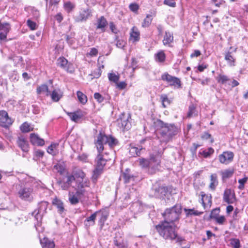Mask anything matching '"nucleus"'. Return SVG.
Segmentation results:
<instances>
[{
	"mask_svg": "<svg viewBox=\"0 0 248 248\" xmlns=\"http://www.w3.org/2000/svg\"><path fill=\"white\" fill-rule=\"evenodd\" d=\"M117 143V140L111 136H108L100 132L97 136L94 144L98 154L95 158V169L92 176L93 182H95L102 173L107 161L110 159L107 153L103 154L104 144H108L110 147H112L116 146Z\"/></svg>",
	"mask_w": 248,
	"mask_h": 248,
	"instance_id": "nucleus-1",
	"label": "nucleus"
},
{
	"mask_svg": "<svg viewBox=\"0 0 248 248\" xmlns=\"http://www.w3.org/2000/svg\"><path fill=\"white\" fill-rule=\"evenodd\" d=\"M175 227V225L168 222H162L156 226V228L159 235L164 239L180 243L184 239L178 235Z\"/></svg>",
	"mask_w": 248,
	"mask_h": 248,
	"instance_id": "nucleus-2",
	"label": "nucleus"
},
{
	"mask_svg": "<svg viewBox=\"0 0 248 248\" xmlns=\"http://www.w3.org/2000/svg\"><path fill=\"white\" fill-rule=\"evenodd\" d=\"M155 125L157 128H161V134L164 138V141L167 142L173 136L176 134V128L172 124H165L160 120H157Z\"/></svg>",
	"mask_w": 248,
	"mask_h": 248,
	"instance_id": "nucleus-3",
	"label": "nucleus"
},
{
	"mask_svg": "<svg viewBox=\"0 0 248 248\" xmlns=\"http://www.w3.org/2000/svg\"><path fill=\"white\" fill-rule=\"evenodd\" d=\"M182 212V207L179 204H176L173 207L167 209L162 215L164 218L163 222H168V223H172L178 220L179 216Z\"/></svg>",
	"mask_w": 248,
	"mask_h": 248,
	"instance_id": "nucleus-4",
	"label": "nucleus"
},
{
	"mask_svg": "<svg viewBox=\"0 0 248 248\" xmlns=\"http://www.w3.org/2000/svg\"><path fill=\"white\" fill-rule=\"evenodd\" d=\"M19 198L24 201L31 202L33 200V188L29 185L21 186L17 192Z\"/></svg>",
	"mask_w": 248,
	"mask_h": 248,
	"instance_id": "nucleus-5",
	"label": "nucleus"
},
{
	"mask_svg": "<svg viewBox=\"0 0 248 248\" xmlns=\"http://www.w3.org/2000/svg\"><path fill=\"white\" fill-rule=\"evenodd\" d=\"M161 79L166 81L169 86L173 87L174 88H181V81L180 79L176 77H173L167 73L162 75Z\"/></svg>",
	"mask_w": 248,
	"mask_h": 248,
	"instance_id": "nucleus-6",
	"label": "nucleus"
},
{
	"mask_svg": "<svg viewBox=\"0 0 248 248\" xmlns=\"http://www.w3.org/2000/svg\"><path fill=\"white\" fill-rule=\"evenodd\" d=\"M199 202L202 204L204 210L206 211L209 210L212 205V196L211 194H206L203 191H201L198 195Z\"/></svg>",
	"mask_w": 248,
	"mask_h": 248,
	"instance_id": "nucleus-7",
	"label": "nucleus"
},
{
	"mask_svg": "<svg viewBox=\"0 0 248 248\" xmlns=\"http://www.w3.org/2000/svg\"><path fill=\"white\" fill-rule=\"evenodd\" d=\"M168 192L167 188L166 186H159L157 184L153 185L151 190V195L158 198H163Z\"/></svg>",
	"mask_w": 248,
	"mask_h": 248,
	"instance_id": "nucleus-8",
	"label": "nucleus"
},
{
	"mask_svg": "<svg viewBox=\"0 0 248 248\" xmlns=\"http://www.w3.org/2000/svg\"><path fill=\"white\" fill-rule=\"evenodd\" d=\"M57 65L71 73L74 71L73 64L69 63L68 61L63 57H60L57 60Z\"/></svg>",
	"mask_w": 248,
	"mask_h": 248,
	"instance_id": "nucleus-9",
	"label": "nucleus"
},
{
	"mask_svg": "<svg viewBox=\"0 0 248 248\" xmlns=\"http://www.w3.org/2000/svg\"><path fill=\"white\" fill-rule=\"evenodd\" d=\"M234 157V154L232 152L226 151L218 156L219 162L225 165L229 164L232 162Z\"/></svg>",
	"mask_w": 248,
	"mask_h": 248,
	"instance_id": "nucleus-10",
	"label": "nucleus"
},
{
	"mask_svg": "<svg viewBox=\"0 0 248 248\" xmlns=\"http://www.w3.org/2000/svg\"><path fill=\"white\" fill-rule=\"evenodd\" d=\"M16 143L23 152H27L29 150V144L26 139L23 136H18Z\"/></svg>",
	"mask_w": 248,
	"mask_h": 248,
	"instance_id": "nucleus-11",
	"label": "nucleus"
},
{
	"mask_svg": "<svg viewBox=\"0 0 248 248\" xmlns=\"http://www.w3.org/2000/svg\"><path fill=\"white\" fill-rule=\"evenodd\" d=\"M0 122L3 124L4 126L11 125L13 123V121L9 117L8 113L3 110L0 111Z\"/></svg>",
	"mask_w": 248,
	"mask_h": 248,
	"instance_id": "nucleus-12",
	"label": "nucleus"
},
{
	"mask_svg": "<svg viewBox=\"0 0 248 248\" xmlns=\"http://www.w3.org/2000/svg\"><path fill=\"white\" fill-rule=\"evenodd\" d=\"M66 113L71 121L76 123L78 122L84 115V113L80 110L74 112H66Z\"/></svg>",
	"mask_w": 248,
	"mask_h": 248,
	"instance_id": "nucleus-13",
	"label": "nucleus"
},
{
	"mask_svg": "<svg viewBox=\"0 0 248 248\" xmlns=\"http://www.w3.org/2000/svg\"><path fill=\"white\" fill-rule=\"evenodd\" d=\"M223 200L228 203H233L235 201L234 194L230 189L225 190L223 194Z\"/></svg>",
	"mask_w": 248,
	"mask_h": 248,
	"instance_id": "nucleus-14",
	"label": "nucleus"
},
{
	"mask_svg": "<svg viewBox=\"0 0 248 248\" xmlns=\"http://www.w3.org/2000/svg\"><path fill=\"white\" fill-rule=\"evenodd\" d=\"M119 126L124 129L128 130L130 128V124L127 118L124 115L122 116L117 120Z\"/></svg>",
	"mask_w": 248,
	"mask_h": 248,
	"instance_id": "nucleus-15",
	"label": "nucleus"
},
{
	"mask_svg": "<svg viewBox=\"0 0 248 248\" xmlns=\"http://www.w3.org/2000/svg\"><path fill=\"white\" fill-rule=\"evenodd\" d=\"M10 30L9 25L7 23H0V40H3L6 38L7 34Z\"/></svg>",
	"mask_w": 248,
	"mask_h": 248,
	"instance_id": "nucleus-16",
	"label": "nucleus"
},
{
	"mask_svg": "<svg viewBox=\"0 0 248 248\" xmlns=\"http://www.w3.org/2000/svg\"><path fill=\"white\" fill-rule=\"evenodd\" d=\"M30 140L31 143L34 145L43 146L45 144L44 140L34 133L30 135Z\"/></svg>",
	"mask_w": 248,
	"mask_h": 248,
	"instance_id": "nucleus-17",
	"label": "nucleus"
},
{
	"mask_svg": "<svg viewBox=\"0 0 248 248\" xmlns=\"http://www.w3.org/2000/svg\"><path fill=\"white\" fill-rule=\"evenodd\" d=\"M114 244L119 248H127L128 247L127 243L122 240L120 233L116 234V236L114 238Z\"/></svg>",
	"mask_w": 248,
	"mask_h": 248,
	"instance_id": "nucleus-18",
	"label": "nucleus"
},
{
	"mask_svg": "<svg viewBox=\"0 0 248 248\" xmlns=\"http://www.w3.org/2000/svg\"><path fill=\"white\" fill-rule=\"evenodd\" d=\"M140 33L138 29L135 27H133L130 31V41L133 43L137 42L140 40Z\"/></svg>",
	"mask_w": 248,
	"mask_h": 248,
	"instance_id": "nucleus-19",
	"label": "nucleus"
},
{
	"mask_svg": "<svg viewBox=\"0 0 248 248\" xmlns=\"http://www.w3.org/2000/svg\"><path fill=\"white\" fill-rule=\"evenodd\" d=\"M82 198L80 195L77 194V192L75 193L69 191L68 193V200L71 204L75 205L78 204L79 202V199Z\"/></svg>",
	"mask_w": 248,
	"mask_h": 248,
	"instance_id": "nucleus-20",
	"label": "nucleus"
},
{
	"mask_svg": "<svg viewBox=\"0 0 248 248\" xmlns=\"http://www.w3.org/2000/svg\"><path fill=\"white\" fill-rule=\"evenodd\" d=\"M47 207V203L46 202H42L40 203V207L39 208L38 211L37 212H36V211H34V212L33 213V214H35V216L34 217L37 220V221L38 222V217H39V214H43L44 212H45ZM39 217L41 218V216H39Z\"/></svg>",
	"mask_w": 248,
	"mask_h": 248,
	"instance_id": "nucleus-21",
	"label": "nucleus"
},
{
	"mask_svg": "<svg viewBox=\"0 0 248 248\" xmlns=\"http://www.w3.org/2000/svg\"><path fill=\"white\" fill-rule=\"evenodd\" d=\"M97 213L95 212L84 220V223L86 227L88 228L95 224V220L97 216Z\"/></svg>",
	"mask_w": 248,
	"mask_h": 248,
	"instance_id": "nucleus-22",
	"label": "nucleus"
},
{
	"mask_svg": "<svg viewBox=\"0 0 248 248\" xmlns=\"http://www.w3.org/2000/svg\"><path fill=\"white\" fill-rule=\"evenodd\" d=\"M107 21L106 18L102 16L97 20L96 28L97 29H100L102 32L105 31V27L107 25Z\"/></svg>",
	"mask_w": 248,
	"mask_h": 248,
	"instance_id": "nucleus-23",
	"label": "nucleus"
},
{
	"mask_svg": "<svg viewBox=\"0 0 248 248\" xmlns=\"http://www.w3.org/2000/svg\"><path fill=\"white\" fill-rule=\"evenodd\" d=\"M234 172V169L232 168H229L221 170L220 174L221 175L222 180H225L231 177L233 174Z\"/></svg>",
	"mask_w": 248,
	"mask_h": 248,
	"instance_id": "nucleus-24",
	"label": "nucleus"
},
{
	"mask_svg": "<svg viewBox=\"0 0 248 248\" xmlns=\"http://www.w3.org/2000/svg\"><path fill=\"white\" fill-rule=\"evenodd\" d=\"M96 212H98L97 215L100 216V217L99 220V222L100 223L101 225H103L108 216V212L106 210H100L96 211Z\"/></svg>",
	"mask_w": 248,
	"mask_h": 248,
	"instance_id": "nucleus-25",
	"label": "nucleus"
},
{
	"mask_svg": "<svg viewBox=\"0 0 248 248\" xmlns=\"http://www.w3.org/2000/svg\"><path fill=\"white\" fill-rule=\"evenodd\" d=\"M52 204L57 208L58 211L61 214L63 212L64 210L63 203L61 200L57 198H54L52 201Z\"/></svg>",
	"mask_w": 248,
	"mask_h": 248,
	"instance_id": "nucleus-26",
	"label": "nucleus"
},
{
	"mask_svg": "<svg viewBox=\"0 0 248 248\" xmlns=\"http://www.w3.org/2000/svg\"><path fill=\"white\" fill-rule=\"evenodd\" d=\"M90 185V181L88 179L82 181H80V180H77L76 181V188H89Z\"/></svg>",
	"mask_w": 248,
	"mask_h": 248,
	"instance_id": "nucleus-27",
	"label": "nucleus"
},
{
	"mask_svg": "<svg viewBox=\"0 0 248 248\" xmlns=\"http://www.w3.org/2000/svg\"><path fill=\"white\" fill-rule=\"evenodd\" d=\"M161 155L160 154L151 155L150 157V164L154 163L155 166L157 167L160 165L161 162Z\"/></svg>",
	"mask_w": 248,
	"mask_h": 248,
	"instance_id": "nucleus-28",
	"label": "nucleus"
},
{
	"mask_svg": "<svg viewBox=\"0 0 248 248\" xmlns=\"http://www.w3.org/2000/svg\"><path fill=\"white\" fill-rule=\"evenodd\" d=\"M217 185L218 180L217 174H212L210 176V183L209 185V188L211 190H214Z\"/></svg>",
	"mask_w": 248,
	"mask_h": 248,
	"instance_id": "nucleus-29",
	"label": "nucleus"
},
{
	"mask_svg": "<svg viewBox=\"0 0 248 248\" xmlns=\"http://www.w3.org/2000/svg\"><path fill=\"white\" fill-rule=\"evenodd\" d=\"M42 248H54L55 244L53 241L48 240L47 238H44L40 240Z\"/></svg>",
	"mask_w": 248,
	"mask_h": 248,
	"instance_id": "nucleus-30",
	"label": "nucleus"
},
{
	"mask_svg": "<svg viewBox=\"0 0 248 248\" xmlns=\"http://www.w3.org/2000/svg\"><path fill=\"white\" fill-rule=\"evenodd\" d=\"M173 40L172 34L169 31H166L163 40V43L164 45H170Z\"/></svg>",
	"mask_w": 248,
	"mask_h": 248,
	"instance_id": "nucleus-31",
	"label": "nucleus"
},
{
	"mask_svg": "<svg viewBox=\"0 0 248 248\" xmlns=\"http://www.w3.org/2000/svg\"><path fill=\"white\" fill-rule=\"evenodd\" d=\"M49 95L54 102H58L62 96V93L59 90H54Z\"/></svg>",
	"mask_w": 248,
	"mask_h": 248,
	"instance_id": "nucleus-32",
	"label": "nucleus"
},
{
	"mask_svg": "<svg viewBox=\"0 0 248 248\" xmlns=\"http://www.w3.org/2000/svg\"><path fill=\"white\" fill-rule=\"evenodd\" d=\"M37 93L39 94H45L48 96L50 94V92L48 91V86L46 84L42 85L37 88Z\"/></svg>",
	"mask_w": 248,
	"mask_h": 248,
	"instance_id": "nucleus-33",
	"label": "nucleus"
},
{
	"mask_svg": "<svg viewBox=\"0 0 248 248\" xmlns=\"http://www.w3.org/2000/svg\"><path fill=\"white\" fill-rule=\"evenodd\" d=\"M155 61L158 62L162 63L165 62L166 55L163 51L160 50L155 55Z\"/></svg>",
	"mask_w": 248,
	"mask_h": 248,
	"instance_id": "nucleus-34",
	"label": "nucleus"
},
{
	"mask_svg": "<svg viewBox=\"0 0 248 248\" xmlns=\"http://www.w3.org/2000/svg\"><path fill=\"white\" fill-rule=\"evenodd\" d=\"M123 177L125 183H128L131 180L133 179V175L131 174L129 169H126L123 173Z\"/></svg>",
	"mask_w": 248,
	"mask_h": 248,
	"instance_id": "nucleus-35",
	"label": "nucleus"
},
{
	"mask_svg": "<svg viewBox=\"0 0 248 248\" xmlns=\"http://www.w3.org/2000/svg\"><path fill=\"white\" fill-rule=\"evenodd\" d=\"M225 60L227 61L228 64L231 66H234L235 59L231 55V53L228 52L225 55Z\"/></svg>",
	"mask_w": 248,
	"mask_h": 248,
	"instance_id": "nucleus-36",
	"label": "nucleus"
},
{
	"mask_svg": "<svg viewBox=\"0 0 248 248\" xmlns=\"http://www.w3.org/2000/svg\"><path fill=\"white\" fill-rule=\"evenodd\" d=\"M77 95L78 101L82 104H85L87 102V97L85 94L80 91L77 92Z\"/></svg>",
	"mask_w": 248,
	"mask_h": 248,
	"instance_id": "nucleus-37",
	"label": "nucleus"
},
{
	"mask_svg": "<svg viewBox=\"0 0 248 248\" xmlns=\"http://www.w3.org/2000/svg\"><path fill=\"white\" fill-rule=\"evenodd\" d=\"M197 115V112L196 111V107L194 104H191L189 106L188 111L187 117L190 118Z\"/></svg>",
	"mask_w": 248,
	"mask_h": 248,
	"instance_id": "nucleus-38",
	"label": "nucleus"
},
{
	"mask_svg": "<svg viewBox=\"0 0 248 248\" xmlns=\"http://www.w3.org/2000/svg\"><path fill=\"white\" fill-rule=\"evenodd\" d=\"M90 15L91 12L89 9H84L80 12L79 17L81 20H86L90 16Z\"/></svg>",
	"mask_w": 248,
	"mask_h": 248,
	"instance_id": "nucleus-39",
	"label": "nucleus"
},
{
	"mask_svg": "<svg viewBox=\"0 0 248 248\" xmlns=\"http://www.w3.org/2000/svg\"><path fill=\"white\" fill-rule=\"evenodd\" d=\"M142 148H138L135 146L131 147L129 149L130 154L133 156H139Z\"/></svg>",
	"mask_w": 248,
	"mask_h": 248,
	"instance_id": "nucleus-40",
	"label": "nucleus"
},
{
	"mask_svg": "<svg viewBox=\"0 0 248 248\" xmlns=\"http://www.w3.org/2000/svg\"><path fill=\"white\" fill-rule=\"evenodd\" d=\"M214 152V150L210 147L208 148L207 150H202L199 152V154L201 155H203L204 157L206 158L210 156L211 155H212Z\"/></svg>",
	"mask_w": 248,
	"mask_h": 248,
	"instance_id": "nucleus-41",
	"label": "nucleus"
},
{
	"mask_svg": "<svg viewBox=\"0 0 248 248\" xmlns=\"http://www.w3.org/2000/svg\"><path fill=\"white\" fill-rule=\"evenodd\" d=\"M153 20L152 16L151 15H147L142 23V26L144 28L148 27Z\"/></svg>",
	"mask_w": 248,
	"mask_h": 248,
	"instance_id": "nucleus-42",
	"label": "nucleus"
},
{
	"mask_svg": "<svg viewBox=\"0 0 248 248\" xmlns=\"http://www.w3.org/2000/svg\"><path fill=\"white\" fill-rule=\"evenodd\" d=\"M185 211L187 216H200L203 213V211H199L194 209H185Z\"/></svg>",
	"mask_w": 248,
	"mask_h": 248,
	"instance_id": "nucleus-43",
	"label": "nucleus"
},
{
	"mask_svg": "<svg viewBox=\"0 0 248 248\" xmlns=\"http://www.w3.org/2000/svg\"><path fill=\"white\" fill-rule=\"evenodd\" d=\"M139 165L142 168H147L150 165V162L149 160L142 158L138 160Z\"/></svg>",
	"mask_w": 248,
	"mask_h": 248,
	"instance_id": "nucleus-44",
	"label": "nucleus"
},
{
	"mask_svg": "<svg viewBox=\"0 0 248 248\" xmlns=\"http://www.w3.org/2000/svg\"><path fill=\"white\" fill-rule=\"evenodd\" d=\"M160 99L161 100L162 105L164 108H166L167 105H169L170 103V100L168 98L166 94H161L160 96Z\"/></svg>",
	"mask_w": 248,
	"mask_h": 248,
	"instance_id": "nucleus-45",
	"label": "nucleus"
},
{
	"mask_svg": "<svg viewBox=\"0 0 248 248\" xmlns=\"http://www.w3.org/2000/svg\"><path fill=\"white\" fill-rule=\"evenodd\" d=\"M74 176L75 178H77L78 180H80V181L86 179V175L85 173L81 170H77L75 173Z\"/></svg>",
	"mask_w": 248,
	"mask_h": 248,
	"instance_id": "nucleus-46",
	"label": "nucleus"
},
{
	"mask_svg": "<svg viewBox=\"0 0 248 248\" xmlns=\"http://www.w3.org/2000/svg\"><path fill=\"white\" fill-rule=\"evenodd\" d=\"M230 245L233 248H240L241 247L240 241L237 238H231Z\"/></svg>",
	"mask_w": 248,
	"mask_h": 248,
	"instance_id": "nucleus-47",
	"label": "nucleus"
},
{
	"mask_svg": "<svg viewBox=\"0 0 248 248\" xmlns=\"http://www.w3.org/2000/svg\"><path fill=\"white\" fill-rule=\"evenodd\" d=\"M20 130L22 132L27 133L31 131L32 129L28 123L25 122L20 126Z\"/></svg>",
	"mask_w": 248,
	"mask_h": 248,
	"instance_id": "nucleus-48",
	"label": "nucleus"
},
{
	"mask_svg": "<svg viewBox=\"0 0 248 248\" xmlns=\"http://www.w3.org/2000/svg\"><path fill=\"white\" fill-rule=\"evenodd\" d=\"M88 188H76L77 194L81 197L86 196L88 194Z\"/></svg>",
	"mask_w": 248,
	"mask_h": 248,
	"instance_id": "nucleus-49",
	"label": "nucleus"
},
{
	"mask_svg": "<svg viewBox=\"0 0 248 248\" xmlns=\"http://www.w3.org/2000/svg\"><path fill=\"white\" fill-rule=\"evenodd\" d=\"M108 78L110 81L114 83H117L119 80V76L114 73H109L108 74Z\"/></svg>",
	"mask_w": 248,
	"mask_h": 248,
	"instance_id": "nucleus-50",
	"label": "nucleus"
},
{
	"mask_svg": "<svg viewBox=\"0 0 248 248\" xmlns=\"http://www.w3.org/2000/svg\"><path fill=\"white\" fill-rule=\"evenodd\" d=\"M58 145L54 144H51L47 149V152L49 154L52 155H55L56 154V148Z\"/></svg>",
	"mask_w": 248,
	"mask_h": 248,
	"instance_id": "nucleus-51",
	"label": "nucleus"
},
{
	"mask_svg": "<svg viewBox=\"0 0 248 248\" xmlns=\"http://www.w3.org/2000/svg\"><path fill=\"white\" fill-rule=\"evenodd\" d=\"M217 82L221 84H224L229 80L227 76L223 75H219L217 78Z\"/></svg>",
	"mask_w": 248,
	"mask_h": 248,
	"instance_id": "nucleus-52",
	"label": "nucleus"
},
{
	"mask_svg": "<svg viewBox=\"0 0 248 248\" xmlns=\"http://www.w3.org/2000/svg\"><path fill=\"white\" fill-rule=\"evenodd\" d=\"M220 212V209L218 208H215L213 209L211 213L210 214V218L213 219H215L218 216L219 213Z\"/></svg>",
	"mask_w": 248,
	"mask_h": 248,
	"instance_id": "nucleus-53",
	"label": "nucleus"
},
{
	"mask_svg": "<svg viewBox=\"0 0 248 248\" xmlns=\"http://www.w3.org/2000/svg\"><path fill=\"white\" fill-rule=\"evenodd\" d=\"M248 177H245L242 179H240L238 180V183L239 185L238 186V188L240 189H243L244 188V185L248 181Z\"/></svg>",
	"mask_w": 248,
	"mask_h": 248,
	"instance_id": "nucleus-54",
	"label": "nucleus"
},
{
	"mask_svg": "<svg viewBox=\"0 0 248 248\" xmlns=\"http://www.w3.org/2000/svg\"><path fill=\"white\" fill-rule=\"evenodd\" d=\"M74 5L70 2H67L64 4V8L67 12H70L74 8Z\"/></svg>",
	"mask_w": 248,
	"mask_h": 248,
	"instance_id": "nucleus-55",
	"label": "nucleus"
},
{
	"mask_svg": "<svg viewBox=\"0 0 248 248\" xmlns=\"http://www.w3.org/2000/svg\"><path fill=\"white\" fill-rule=\"evenodd\" d=\"M75 181V177L73 175H68L66 176V181H65L69 185L71 186L72 183Z\"/></svg>",
	"mask_w": 248,
	"mask_h": 248,
	"instance_id": "nucleus-56",
	"label": "nucleus"
},
{
	"mask_svg": "<svg viewBox=\"0 0 248 248\" xmlns=\"http://www.w3.org/2000/svg\"><path fill=\"white\" fill-rule=\"evenodd\" d=\"M27 25L31 30H34L36 29V24L35 22L31 21L30 19H28L27 22Z\"/></svg>",
	"mask_w": 248,
	"mask_h": 248,
	"instance_id": "nucleus-57",
	"label": "nucleus"
},
{
	"mask_svg": "<svg viewBox=\"0 0 248 248\" xmlns=\"http://www.w3.org/2000/svg\"><path fill=\"white\" fill-rule=\"evenodd\" d=\"M101 73L102 71L100 67H98V68L92 73V75L94 78H98L101 76Z\"/></svg>",
	"mask_w": 248,
	"mask_h": 248,
	"instance_id": "nucleus-58",
	"label": "nucleus"
},
{
	"mask_svg": "<svg viewBox=\"0 0 248 248\" xmlns=\"http://www.w3.org/2000/svg\"><path fill=\"white\" fill-rule=\"evenodd\" d=\"M59 185H60L62 190H67L71 186L66 182H59Z\"/></svg>",
	"mask_w": 248,
	"mask_h": 248,
	"instance_id": "nucleus-59",
	"label": "nucleus"
},
{
	"mask_svg": "<svg viewBox=\"0 0 248 248\" xmlns=\"http://www.w3.org/2000/svg\"><path fill=\"white\" fill-rule=\"evenodd\" d=\"M214 219L216 220L217 223L219 224H223L225 221V218L223 216H218Z\"/></svg>",
	"mask_w": 248,
	"mask_h": 248,
	"instance_id": "nucleus-60",
	"label": "nucleus"
},
{
	"mask_svg": "<svg viewBox=\"0 0 248 248\" xmlns=\"http://www.w3.org/2000/svg\"><path fill=\"white\" fill-rule=\"evenodd\" d=\"M164 4L171 7H174L176 6V3L173 0H164Z\"/></svg>",
	"mask_w": 248,
	"mask_h": 248,
	"instance_id": "nucleus-61",
	"label": "nucleus"
},
{
	"mask_svg": "<svg viewBox=\"0 0 248 248\" xmlns=\"http://www.w3.org/2000/svg\"><path fill=\"white\" fill-rule=\"evenodd\" d=\"M129 9H130V10L131 11L134 12H137L139 10V6L136 3H131L129 5Z\"/></svg>",
	"mask_w": 248,
	"mask_h": 248,
	"instance_id": "nucleus-62",
	"label": "nucleus"
},
{
	"mask_svg": "<svg viewBox=\"0 0 248 248\" xmlns=\"http://www.w3.org/2000/svg\"><path fill=\"white\" fill-rule=\"evenodd\" d=\"M126 43L125 42L122 40H119L117 41L116 46L120 48H123Z\"/></svg>",
	"mask_w": 248,
	"mask_h": 248,
	"instance_id": "nucleus-63",
	"label": "nucleus"
},
{
	"mask_svg": "<svg viewBox=\"0 0 248 248\" xmlns=\"http://www.w3.org/2000/svg\"><path fill=\"white\" fill-rule=\"evenodd\" d=\"M94 97L100 103L103 102V101L104 100V98L102 97V96L99 93H95L94 94Z\"/></svg>",
	"mask_w": 248,
	"mask_h": 248,
	"instance_id": "nucleus-64",
	"label": "nucleus"
}]
</instances>
